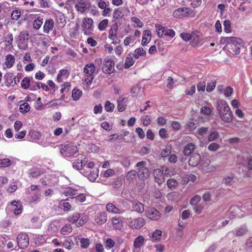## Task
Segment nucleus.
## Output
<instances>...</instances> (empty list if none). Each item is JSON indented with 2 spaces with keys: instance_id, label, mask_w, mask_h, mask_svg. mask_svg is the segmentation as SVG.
Listing matches in <instances>:
<instances>
[{
  "instance_id": "1",
  "label": "nucleus",
  "mask_w": 252,
  "mask_h": 252,
  "mask_svg": "<svg viewBox=\"0 0 252 252\" xmlns=\"http://www.w3.org/2000/svg\"><path fill=\"white\" fill-rule=\"evenodd\" d=\"M220 43L225 44V47L230 50L234 54L240 53V49L243 46V41L236 37H225L220 39Z\"/></svg>"
},
{
  "instance_id": "2",
  "label": "nucleus",
  "mask_w": 252,
  "mask_h": 252,
  "mask_svg": "<svg viewBox=\"0 0 252 252\" xmlns=\"http://www.w3.org/2000/svg\"><path fill=\"white\" fill-rule=\"evenodd\" d=\"M217 109L221 119L225 123H231L233 120V114L225 100H220L217 104Z\"/></svg>"
},
{
  "instance_id": "3",
  "label": "nucleus",
  "mask_w": 252,
  "mask_h": 252,
  "mask_svg": "<svg viewBox=\"0 0 252 252\" xmlns=\"http://www.w3.org/2000/svg\"><path fill=\"white\" fill-rule=\"evenodd\" d=\"M96 68L93 63L86 64L83 69L85 74L84 81L88 86L90 85L94 78L95 75L97 73Z\"/></svg>"
},
{
  "instance_id": "4",
  "label": "nucleus",
  "mask_w": 252,
  "mask_h": 252,
  "mask_svg": "<svg viewBox=\"0 0 252 252\" xmlns=\"http://www.w3.org/2000/svg\"><path fill=\"white\" fill-rule=\"evenodd\" d=\"M18 47L22 50H26L28 47L29 34L27 31H23L15 38Z\"/></svg>"
},
{
  "instance_id": "5",
  "label": "nucleus",
  "mask_w": 252,
  "mask_h": 252,
  "mask_svg": "<svg viewBox=\"0 0 252 252\" xmlns=\"http://www.w3.org/2000/svg\"><path fill=\"white\" fill-rule=\"evenodd\" d=\"M66 4L70 6L74 4L76 11L81 14L87 11L90 4L88 0H67Z\"/></svg>"
},
{
  "instance_id": "6",
  "label": "nucleus",
  "mask_w": 252,
  "mask_h": 252,
  "mask_svg": "<svg viewBox=\"0 0 252 252\" xmlns=\"http://www.w3.org/2000/svg\"><path fill=\"white\" fill-rule=\"evenodd\" d=\"M155 28L159 37L171 39L175 35V32L172 29H168L167 27L157 24L155 25Z\"/></svg>"
},
{
  "instance_id": "7",
  "label": "nucleus",
  "mask_w": 252,
  "mask_h": 252,
  "mask_svg": "<svg viewBox=\"0 0 252 252\" xmlns=\"http://www.w3.org/2000/svg\"><path fill=\"white\" fill-rule=\"evenodd\" d=\"M88 217L85 214H81L80 213L76 212L69 216L67 220L71 223H76L78 227L83 225L88 220Z\"/></svg>"
},
{
  "instance_id": "8",
  "label": "nucleus",
  "mask_w": 252,
  "mask_h": 252,
  "mask_svg": "<svg viewBox=\"0 0 252 252\" xmlns=\"http://www.w3.org/2000/svg\"><path fill=\"white\" fill-rule=\"evenodd\" d=\"M137 174L138 178L141 180L147 179L150 175L149 169L146 167V162L141 161L138 162L136 165Z\"/></svg>"
},
{
  "instance_id": "9",
  "label": "nucleus",
  "mask_w": 252,
  "mask_h": 252,
  "mask_svg": "<svg viewBox=\"0 0 252 252\" xmlns=\"http://www.w3.org/2000/svg\"><path fill=\"white\" fill-rule=\"evenodd\" d=\"M61 147L60 152L64 157L70 158L78 152L77 147L71 143L62 145Z\"/></svg>"
},
{
  "instance_id": "10",
  "label": "nucleus",
  "mask_w": 252,
  "mask_h": 252,
  "mask_svg": "<svg viewBox=\"0 0 252 252\" xmlns=\"http://www.w3.org/2000/svg\"><path fill=\"white\" fill-rule=\"evenodd\" d=\"M82 31L86 35H90L94 31V21L91 18L85 17L82 19Z\"/></svg>"
},
{
  "instance_id": "11",
  "label": "nucleus",
  "mask_w": 252,
  "mask_h": 252,
  "mask_svg": "<svg viewBox=\"0 0 252 252\" xmlns=\"http://www.w3.org/2000/svg\"><path fill=\"white\" fill-rule=\"evenodd\" d=\"M190 40V44L191 46L194 48L201 46L204 43L202 34L197 31L192 32Z\"/></svg>"
},
{
  "instance_id": "12",
  "label": "nucleus",
  "mask_w": 252,
  "mask_h": 252,
  "mask_svg": "<svg viewBox=\"0 0 252 252\" xmlns=\"http://www.w3.org/2000/svg\"><path fill=\"white\" fill-rule=\"evenodd\" d=\"M4 85L7 88L13 87L17 84L16 77L12 72L6 73L3 76Z\"/></svg>"
},
{
  "instance_id": "13",
  "label": "nucleus",
  "mask_w": 252,
  "mask_h": 252,
  "mask_svg": "<svg viewBox=\"0 0 252 252\" xmlns=\"http://www.w3.org/2000/svg\"><path fill=\"white\" fill-rule=\"evenodd\" d=\"M18 246L20 249H24L28 247L29 239L28 235L25 233H21L17 237Z\"/></svg>"
},
{
  "instance_id": "14",
  "label": "nucleus",
  "mask_w": 252,
  "mask_h": 252,
  "mask_svg": "<svg viewBox=\"0 0 252 252\" xmlns=\"http://www.w3.org/2000/svg\"><path fill=\"white\" fill-rule=\"evenodd\" d=\"M192 11L188 7H181L174 10L173 16L177 19H182L187 17L191 13Z\"/></svg>"
},
{
  "instance_id": "15",
  "label": "nucleus",
  "mask_w": 252,
  "mask_h": 252,
  "mask_svg": "<svg viewBox=\"0 0 252 252\" xmlns=\"http://www.w3.org/2000/svg\"><path fill=\"white\" fill-rule=\"evenodd\" d=\"M114 61L110 58L105 59L102 66V70L104 73L111 74L114 71Z\"/></svg>"
},
{
  "instance_id": "16",
  "label": "nucleus",
  "mask_w": 252,
  "mask_h": 252,
  "mask_svg": "<svg viewBox=\"0 0 252 252\" xmlns=\"http://www.w3.org/2000/svg\"><path fill=\"white\" fill-rule=\"evenodd\" d=\"M4 49L6 51H10L13 49V35L8 32L3 37Z\"/></svg>"
},
{
  "instance_id": "17",
  "label": "nucleus",
  "mask_w": 252,
  "mask_h": 252,
  "mask_svg": "<svg viewBox=\"0 0 252 252\" xmlns=\"http://www.w3.org/2000/svg\"><path fill=\"white\" fill-rule=\"evenodd\" d=\"M54 21L52 19H46L44 23L43 27V31L45 33H49L50 32L52 31L54 35L57 33L56 30L54 29Z\"/></svg>"
},
{
  "instance_id": "18",
  "label": "nucleus",
  "mask_w": 252,
  "mask_h": 252,
  "mask_svg": "<svg viewBox=\"0 0 252 252\" xmlns=\"http://www.w3.org/2000/svg\"><path fill=\"white\" fill-rule=\"evenodd\" d=\"M145 220L141 217H138L131 220L129 222V226L132 229H139L145 224Z\"/></svg>"
},
{
  "instance_id": "19",
  "label": "nucleus",
  "mask_w": 252,
  "mask_h": 252,
  "mask_svg": "<svg viewBox=\"0 0 252 252\" xmlns=\"http://www.w3.org/2000/svg\"><path fill=\"white\" fill-rule=\"evenodd\" d=\"M147 217L153 220H158L161 217V214L159 211L155 208H150L146 211Z\"/></svg>"
},
{
  "instance_id": "20",
  "label": "nucleus",
  "mask_w": 252,
  "mask_h": 252,
  "mask_svg": "<svg viewBox=\"0 0 252 252\" xmlns=\"http://www.w3.org/2000/svg\"><path fill=\"white\" fill-rule=\"evenodd\" d=\"M45 173V170L40 167H33L29 171V177L36 179Z\"/></svg>"
},
{
  "instance_id": "21",
  "label": "nucleus",
  "mask_w": 252,
  "mask_h": 252,
  "mask_svg": "<svg viewBox=\"0 0 252 252\" xmlns=\"http://www.w3.org/2000/svg\"><path fill=\"white\" fill-rule=\"evenodd\" d=\"M155 181L160 186L165 181L163 170L160 169H156L154 171Z\"/></svg>"
},
{
  "instance_id": "22",
  "label": "nucleus",
  "mask_w": 252,
  "mask_h": 252,
  "mask_svg": "<svg viewBox=\"0 0 252 252\" xmlns=\"http://www.w3.org/2000/svg\"><path fill=\"white\" fill-rule=\"evenodd\" d=\"M145 242V239L143 236H139L136 237L133 242V252H138L137 250H139Z\"/></svg>"
},
{
  "instance_id": "23",
  "label": "nucleus",
  "mask_w": 252,
  "mask_h": 252,
  "mask_svg": "<svg viewBox=\"0 0 252 252\" xmlns=\"http://www.w3.org/2000/svg\"><path fill=\"white\" fill-rule=\"evenodd\" d=\"M210 160L206 159L202 160L199 165V169L203 173H208L212 170V168L210 166Z\"/></svg>"
},
{
  "instance_id": "24",
  "label": "nucleus",
  "mask_w": 252,
  "mask_h": 252,
  "mask_svg": "<svg viewBox=\"0 0 252 252\" xmlns=\"http://www.w3.org/2000/svg\"><path fill=\"white\" fill-rule=\"evenodd\" d=\"M201 161V156L198 153L193 154L189 160V165L195 167L198 165Z\"/></svg>"
},
{
  "instance_id": "25",
  "label": "nucleus",
  "mask_w": 252,
  "mask_h": 252,
  "mask_svg": "<svg viewBox=\"0 0 252 252\" xmlns=\"http://www.w3.org/2000/svg\"><path fill=\"white\" fill-rule=\"evenodd\" d=\"M108 38L112 40V44H116L118 39V28H111L108 31Z\"/></svg>"
},
{
  "instance_id": "26",
  "label": "nucleus",
  "mask_w": 252,
  "mask_h": 252,
  "mask_svg": "<svg viewBox=\"0 0 252 252\" xmlns=\"http://www.w3.org/2000/svg\"><path fill=\"white\" fill-rule=\"evenodd\" d=\"M132 209L133 211H136L140 214L143 213L144 211V205L137 200L131 201Z\"/></svg>"
},
{
  "instance_id": "27",
  "label": "nucleus",
  "mask_w": 252,
  "mask_h": 252,
  "mask_svg": "<svg viewBox=\"0 0 252 252\" xmlns=\"http://www.w3.org/2000/svg\"><path fill=\"white\" fill-rule=\"evenodd\" d=\"M107 220V214L105 212L98 213L95 217V222L99 225L104 224Z\"/></svg>"
},
{
  "instance_id": "28",
  "label": "nucleus",
  "mask_w": 252,
  "mask_h": 252,
  "mask_svg": "<svg viewBox=\"0 0 252 252\" xmlns=\"http://www.w3.org/2000/svg\"><path fill=\"white\" fill-rule=\"evenodd\" d=\"M11 205L14 207V213L16 215L20 214L23 211V206L19 200H13L10 202Z\"/></svg>"
},
{
  "instance_id": "29",
  "label": "nucleus",
  "mask_w": 252,
  "mask_h": 252,
  "mask_svg": "<svg viewBox=\"0 0 252 252\" xmlns=\"http://www.w3.org/2000/svg\"><path fill=\"white\" fill-rule=\"evenodd\" d=\"M152 39L151 32L149 30H145L143 32L141 44L145 46L151 41Z\"/></svg>"
},
{
  "instance_id": "30",
  "label": "nucleus",
  "mask_w": 252,
  "mask_h": 252,
  "mask_svg": "<svg viewBox=\"0 0 252 252\" xmlns=\"http://www.w3.org/2000/svg\"><path fill=\"white\" fill-rule=\"evenodd\" d=\"M78 191L77 189L72 187H67L63 190V194L65 196L70 197L71 199H74L73 197L78 194Z\"/></svg>"
},
{
  "instance_id": "31",
  "label": "nucleus",
  "mask_w": 252,
  "mask_h": 252,
  "mask_svg": "<svg viewBox=\"0 0 252 252\" xmlns=\"http://www.w3.org/2000/svg\"><path fill=\"white\" fill-rule=\"evenodd\" d=\"M111 221L115 229L121 230L123 228V221L121 218L113 217Z\"/></svg>"
},
{
  "instance_id": "32",
  "label": "nucleus",
  "mask_w": 252,
  "mask_h": 252,
  "mask_svg": "<svg viewBox=\"0 0 252 252\" xmlns=\"http://www.w3.org/2000/svg\"><path fill=\"white\" fill-rule=\"evenodd\" d=\"M133 56L131 53L128 54L125 59L124 63L125 68L128 69L134 64L135 61L133 59Z\"/></svg>"
},
{
  "instance_id": "33",
  "label": "nucleus",
  "mask_w": 252,
  "mask_h": 252,
  "mask_svg": "<svg viewBox=\"0 0 252 252\" xmlns=\"http://www.w3.org/2000/svg\"><path fill=\"white\" fill-rule=\"evenodd\" d=\"M15 59L14 57L11 54H8L5 58L4 64L7 68H11L15 63Z\"/></svg>"
},
{
  "instance_id": "34",
  "label": "nucleus",
  "mask_w": 252,
  "mask_h": 252,
  "mask_svg": "<svg viewBox=\"0 0 252 252\" xmlns=\"http://www.w3.org/2000/svg\"><path fill=\"white\" fill-rule=\"evenodd\" d=\"M106 210L114 214H121L123 211L117 208L115 205L112 203H108L106 206Z\"/></svg>"
},
{
  "instance_id": "35",
  "label": "nucleus",
  "mask_w": 252,
  "mask_h": 252,
  "mask_svg": "<svg viewBox=\"0 0 252 252\" xmlns=\"http://www.w3.org/2000/svg\"><path fill=\"white\" fill-rule=\"evenodd\" d=\"M32 80V77H24L21 82V88L25 90H27L28 89L30 90L31 82Z\"/></svg>"
},
{
  "instance_id": "36",
  "label": "nucleus",
  "mask_w": 252,
  "mask_h": 252,
  "mask_svg": "<svg viewBox=\"0 0 252 252\" xmlns=\"http://www.w3.org/2000/svg\"><path fill=\"white\" fill-rule=\"evenodd\" d=\"M195 146L193 143H189L187 144L184 148V154L186 156H189L192 152L194 150Z\"/></svg>"
},
{
  "instance_id": "37",
  "label": "nucleus",
  "mask_w": 252,
  "mask_h": 252,
  "mask_svg": "<svg viewBox=\"0 0 252 252\" xmlns=\"http://www.w3.org/2000/svg\"><path fill=\"white\" fill-rule=\"evenodd\" d=\"M124 16L123 12L122 7H119L115 8L114 10L113 14V18L115 20H118L122 18Z\"/></svg>"
},
{
  "instance_id": "38",
  "label": "nucleus",
  "mask_w": 252,
  "mask_h": 252,
  "mask_svg": "<svg viewBox=\"0 0 252 252\" xmlns=\"http://www.w3.org/2000/svg\"><path fill=\"white\" fill-rule=\"evenodd\" d=\"M146 54V50H145L142 47H139V48H136L134 50V53L132 55L134 56L135 59H138L141 56H145Z\"/></svg>"
},
{
  "instance_id": "39",
  "label": "nucleus",
  "mask_w": 252,
  "mask_h": 252,
  "mask_svg": "<svg viewBox=\"0 0 252 252\" xmlns=\"http://www.w3.org/2000/svg\"><path fill=\"white\" fill-rule=\"evenodd\" d=\"M71 88V85L69 82H66L63 84L61 85V89L60 90L61 94H62L61 95V98L63 99L64 97L65 93H68L69 92Z\"/></svg>"
},
{
  "instance_id": "40",
  "label": "nucleus",
  "mask_w": 252,
  "mask_h": 252,
  "mask_svg": "<svg viewBox=\"0 0 252 252\" xmlns=\"http://www.w3.org/2000/svg\"><path fill=\"white\" fill-rule=\"evenodd\" d=\"M131 22L133 23V26L134 28H141L143 27V23L137 17H132L130 18Z\"/></svg>"
},
{
  "instance_id": "41",
  "label": "nucleus",
  "mask_w": 252,
  "mask_h": 252,
  "mask_svg": "<svg viewBox=\"0 0 252 252\" xmlns=\"http://www.w3.org/2000/svg\"><path fill=\"white\" fill-rule=\"evenodd\" d=\"M86 175L88 176V178L91 181H95L98 177V171L96 169L95 171H92L91 170H88L86 173Z\"/></svg>"
},
{
  "instance_id": "42",
  "label": "nucleus",
  "mask_w": 252,
  "mask_h": 252,
  "mask_svg": "<svg viewBox=\"0 0 252 252\" xmlns=\"http://www.w3.org/2000/svg\"><path fill=\"white\" fill-rule=\"evenodd\" d=\"M72 231V228L70 224H65L60 230L61 233L62 235H67L69 234Z\"/></svg>"
},
{
  "instance_id": "43",
  "label": "nucleus",
  "mask_w": 252,
  "mask_h": 252,
  "mask_svg": "<svg viewBox=\"0 0 252 252\" xmlns=\"http://www.w3.org/2000/svg\"><path fill=\"white\" fill-rule=\"evenodd\" d=\"M73 198L76 203H83L86 200V194L85 193H78Z\"/></svg>"
},
{
  "instance_id": "44",
  "label": "nucleus",
  "mask_w": 252,
  "mask_h": 252,
  "mask_svg": "<svg viewBox=\"0 0 252 252\" xmlns=\"http://www.w3.org/2000/svg\"><path fill=\"white\" fill-rule=\"evenodd\" d=\"M82 94V91L78 89H74L72 92V97L75 101L79 100Z\"/></svg>"
},
{
  "instance_id": "45",
  "label": "nucleus",
  "mask_w": 252,
  "mask_h": 252,
  "mask_svg": "<svg viewBox=\"0 0 252 252\" xmlns=\"http://www.w3.org/2000/svg\"><path fill=\"white\" fill-rule=\"evenodd\" d=\"M178 183L174 179H169L167 181V186L168 188L174 189L178 186Z\"/></svg>"
},
{
  "instance_id": "46",
  "label": "nucleus",
  "mask_w": 252,
  "mask_h": 252,
  "mask_svg": "<svg viewBox=\"0 0 252 252\" xmlns=\"http://www.w3.org/2000/svg\"><path fill=\"white\" fill-rule=\"evenodd\" d=\"M43 24L42 18L40 17H38L36 18L33 23V28L35 30H38L40 28Z\"/></svg>"
},
{
  "instance_id": "47",
  "label": "nucleus",
  "mask_w": 252,
  "mask_h": 252,
  "mask_svg": "<svg viewBox=\"0 0 252 252\" xmlns=\"http://www.w3.org/2000/svg\"><path fill=\"white\" fill-rule=\"evenodd\" d=\"M40 194L39 193H35L33 195L28 197V200L29 202L30 203H37L40 200Z\"/></svg>"
},
{
  "instance_id": "48",
  "label": "nucleus",
  "mask_w": 252,
  "mask_h": 252,
  "mask_svg": "<svg viewBox=\"0 0 252 252\" xmlns=\"http://www.w3.org/2000/svg\"><path fill=\"white\" fill-rule=\"evenodd\" d=\"M108 25V20L104 19L100 21L98 25V29L100 31H103L106 30Z\"/></svg>"
},
{
  "instance_id": "49",
  "label": "nucleus",
  "mask_w": 252,
  "mask_h": 252,
  "mask_svg": "<svg viewBox=\"0 0 252 252\" xmlns=\"http://www.w3.org/2000/svg\"><path fill=\"white\" fill-rule=\"evenodd\" d=\"M68 199L66 200H62L60 202V205H61L63 206V209L64 211H69L71 209V205L68 202H67L66 200H68Z\"/></svg>"
},
{
  "instance_id": "50",
  "label": "nucleus",
  "mask_w": 252,
  "mask_h": 252,
  "mask_svg": "<svg viewBox=\"0 0 252 252\" xmlns=\"http://www.w3.org/2000/svg\"><path fill=\"white\" fill-rule=\"evenodd\" d=\"M19 109L22 113H27L30 109V106L28 102H25L20 105Z\"/></svg>"
},
{
  "instance_id": "51",
  "label": "nucleus",
  "mask_w": 252,
  "mask_h": 252,
  "mask_svg": "<svg viewBox=\"0 0 252 252\" xmlns=\"http://www.w3.org/2000/svg\"><path fill=\"white\" fill-rule=\"evenodd\" d=\"M21 12L20 10L16 9L13 10L11 14V18L12 20L17 21L21 17Z\"/></svg>"
},
{
  "instance_id": "52",
  "label": "nucleus",
  "mask_w": 252,
  "mask_h": 252,
  "mask_svg": "<svg viewBox=\"0 0 252 252\" xmlns=\"http://www.w3.org/2000/svg\"><path fill=\"white\" fill-rule=\"evenodd\" d=\"M224 31L226 33H230L231 32V22L229 20H224L223 22Z\"/></svg>"
},
{
  "instance_id": "53",
  "label": "nucleus",
  "mask_w": 252,
  "mask_h": 252,
  "mask_svg": "<svg viewBox=\"0 0 252 252\" xmlns=\"http://www.w3.org/2000/svg\"><path fill=\"white\" fill-rule=\"evenodd\" d=\"M73 246L74 243L70 239L65 240L63 244V246L67 250H71Z\"/></svg>"
},
{
  "instance_id": "54",
  "label": "nucleus",
  "mask_w": 252,
  "mask_h": 252,
  "mask_svg": "<svg viewBox=\"0 0 252 252\" xmlns=\"http://www.w3.org/2000/svg\"><path fill=\"white\" fill-rule=\"evenodd\" d=\"M216 83L217 82L215 80H212L210 82L208 83L206 86V91L209 93L213 91L215 88Z\"/></svg>"
},
{
  "instance_id": "55",
  "label": "nucleus",
  "mask_w": 252,
  "mask_h": 252,
  "mask_svg": "<svg viewBox=\"0 0 252 252\" xmlns=\"http://www.w3.org/2000/svg\"><path fill=\"white\" fill-rule=\"evenodd\" d=\"M114 107H115V106H114V104H113L109 101L107 100L105 102V103L104 105V108H105V110L107 112H113L114 110Z\"/></svg>"
},
{
  "instance_id": "56",
  "label": "nucleus",
  "mask_w": 252,
  "mask_h": 252,
  "mask_svg": "<svg viewBox=\"0 0 252 252\" xmlns=\"http://www.w3.org/2000/svg\"><path fill=\"white\" fill-rule=\"evenodd\" d=\"M40 82H36L32 80L31 82L30 90L36 91L37 89H40Z\"/></svg>"
},
{
  "instance_id": "57",
  "label": "nucleus",
  "mask_w": 252,
  "mask_h": 252,
  "mask_svg": "<svg viewBox=\"0 0 252 252\" xmlns=\"http://www.w3.org/2000/svg\"><path fill=\"white\" fill-rule=\"evenodd\" d=\"M162 231L160 230L156 229L152 234V237L155 241H159L161 237Z\"/></svg>"
},
{
  "instance_id": "58",
  "label": "nucleus",
  "mask_w": 252,
  "mask_h": 252,
  "mask_svg": "<svg viewBox=\"0 0 252 252\" xmlns=\"http://www.w3.org/2000/svg\"><path fill=\"white\" fill-rule=\"evenodd\" d=\"M206 89V83L204 81H200L197 84V89L198 92L204 93Z\"/></svg>"
},
{
  "instance_id": "59",
  "label": "nucleus",
  "mask_w": 252,
  "mask_h": 252,
  "mask_svg": "<svg viewBox=\"0 0 252 252\" xmlns=\"http://www.w3.org/2000/svg\"><path fill=\"white\" fill-rule=\"evenodd\" d=\"M171 147L170 146H166L165 149H163L161 152V155L162 157H167L171 153Z\"/></svg>"
},
{
  "instance_id": "60",
  "label": "nucleus",
  "mask_w": 252,
  "mask_h": 252,
  "mask_svg": "<svg viewBox=\"0 0 252 252\" xmlns=\"http://www.w3.org/2000/svg\"><path fill=\"white\" fill-rule=\"evenodd\" d=\"M11 164V160L8 158H3L0 159V167H6Z\"/></svg>"
},
{
  "instance_id": "61",
  "label": "nucleus",
  "mask_w": 252,
  "mask_h": 252,
  "mask_svg": "<svg viewBox=\"0 0 252 252\" xmlns=\"http://www.w3.org/2000/svg\"><path fill=\"white\" fill-rule=\"evenodd\" d=\"M200 112L203 115L209 116L212 113V110L211 108L208 106H203L201 108Z\"/></svg>"
},
{
  "instance_id": "62",
  "label": "nucleus",
  "mask_w": 252,
  "mask_h": 252,
  "mask_svg": "<svg viewBox=\"0 0 252 252\" xmlns=\"http://www.w3.org/2000/svg\"><path fill=\"white\" fill-rule=\"evenodd\" d=\"M248 230L246 227H241L236 230V235L237 236H241L248 232Z\"/></svg>"
},
{
  "instance_id": "63",
  "label": "nucleus",
  "mask_w": 252,
  "mask_h": 252,
  "mask_svg": "<svg viewBox=\"0 0 252 252\" xmlns=\"http://www.w3.org/2000/svg\"><path fill=\"white\" fill-rule=\"evenodd\" d=\"M180 36L184 41L188 42L191 40L192 32L191 34H189L188 32H183L180 34Z\"/></svg>"
},
{
  "instance_id": "64",
  "label": "nucleus",
  "mask_w": 252,
  "mask_h": 252,
  "mask_svg": "<svg viewBox=\"0 0 252 252\" xmlns=\"http://www.w3.org/2000/svg\"><path fill=\"white\" fill-rule=\"evenodd\" d=\"M220 148V146L219 144L213 142L211 143L208 147V149L209 151L211 152H216Z\"/></svg>"
}]
</instances>
